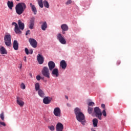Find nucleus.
<instances>
[{
    "label": "nucleus",
    "instance_id": "obj_1",
    "mask_svg": "<svg viewBox=\"0 0 131 131\" xmlns=\"http://www.w3.org/2000/svg\"><path fill=\"white\" fill-rule=\"evenodd\" d=\"M74 113L76 116L77 120H78L79 122H81L82 125H85V117H84L83 113H81L80 109L78 107L75 108L74 110Z\"/></svg>",
    "mask_w": 131,
    "mask_h": 131
},
{
    "label": "nucleus",
    "instance_id": "obj_2",
    "mask_svg": "<svg viewBox=\"0 0 131 131\" xmlns=\"http://www.w3.org/2000/svg\"><path fill=\"white\" fill-rule=\"evenodd\" d=\"M18 24H17V23H16L15 22H13L12 24V25H14L15 26L14 31L15 33H16V34H21V33H22L21 30H24V27H25V26L24 25V23H23L20 20H18ZM20 29H21V30Z\"/></svg>",
    "mask_w": 131,
    "mask_h": 131
},
{
    "label": "nucleus",
    "instance_id": "obj_3",
    "mask_svg": "<svg viewBox=\"0 0 131 131\" xmlns=\"http://www.w3.org/2000/svg\"><path fill=\"white\" fill-rule=\"evenodd\" d=\"M26 9V4L24 3H18L15 6V11L17 15H22Z\"/></svg>",
    "mask_w": 131,
    "mask_h": 131
},
{
    "label": "nucleus",
    "instance_id": "obj_4",
    "mask_svg": "<svg viewBox=\"0 0 131 131\" xmlns=\"http://www.w3.org/2000/svg\"><path fill=\"white\" fill-rule=\"evenodd\" d=\"M43 76H45L47 78H50V70L48 67H44L41 71Z\"/></svg>",
    "mask_w": 131,
    "mask_h": 131
},
{
    "label": "nucleus",
    "instance_id": "obj_5",
    "mask_svg": "<svg viewBox=\"0 0 131 131\" xmlns=\"http://www.w3.org/2000/svg\"><path fill=\"white\" fill-rule=\"evenodd\" d=\"M94 113H95L96 117H98L100 120H102V112L99 107L94 108Z\"/></svg>",
    "mask_w": 131,
    "mask_h": 131
},
{
    "label": "nucleus",
    "instance_id": "obj_6",
    "mask_svg": "<svg viewBox=\"0 0 131 131\" xmlns=\"http://www.w3.org/2000/svg\"><path fill=\"white\" fill-rule=\"evenodd\" d=\"M4 40L7 47H11V35H6L4 37Z\"/></svg>",
    "mask_w": 131,
    "mask_h": 131
},
{
    "label": "nucleus",
    "instance_id": "obj_7",
    "mask_svg": "<svg viewBox=\"0 0 131 131\" xmlns=\"http://www.w3.org/2000/svg\"><path fill=\"white\" fill-rule=\"evenodd\" d=\"M57 38L60 43L62 45H66V40L65 39L64 36H62L61 33H58L57 34Z\"/></svg>",
    "mask_w": 131,
    "mask_h": 131
},
{
    "label": "nucleus",
    "instance_id": "obj_8",
    "mask_svg": "<svg viewBox=\"0 0 131 131\" xmlns=\"http://www.w3.org/2000/svg\"><path fill=\"white\" fill-rule=\"evenodd\" d=\"M29 41L32 48L34 49L37 48V41H36V40L34 38H30Z\"/></svg>",
    "mask_w": 131,
    "mask_h": 131
},
{
    "label": "nucleus",
    "instance_id": "obj_9",
    "mask_svg": "<svg viewBox=\"0 0 131 131\" xmlns=\"http://www.w3.org/2000/svg\"><path fill=\"white\" fill-rule=\"evenodd\" d=\"M53 113L55 116L60 117V116H61V110H60L59 107H56L54 108Z\"/></svg>",
    "mask_w": 131,
    "mask_h": 131
},
{
    "label": "nucleus",
    "instance_id": "obj_10",
    "mask_svg": "<svg viewBox=\"0 0 131 131\" xmlns=\"http://www.w3.org/2000/svg\"><path fill=\"white\" fill-rule=\"evenodd\" d=\"M37 60L40 64V65H41V64L43 63V62L45 61V58L43 57L42 55L40 54H38V55L37 56Z\"/></svg>",
    "mask_w": 131,
    "mask_h": 131
},
{
    "label": "nucleus",
    "instance_id": "obj_11",
    "mask_svg": "<svg viewBox=\"0 0 131 131\" xmlns=\"http://www.w3.org/2000/svg\"><path fill=\"white\" fill-rule=\"evenodd\" d=\"M16 103L20 107H23V106H24V101L22 100V98L19 97H16Z\"/></svg>",
    "mask_w": 131,
    "mask_h": 131
},
{
    "label": "nucleus",
    "instance_id": "obj_12",
    "mask_svg": "<svg viewBox=\"0 0 131 131\" xmlns=\"http://www.w3.org/2000/svg\"><path fill=\"white\" fill-rule=\"evenodd\" d=\"M48 67L49 70L52 71L53 69H54L55 67H56V64L54 61H50L48 62Z\"/></svg>",
    "mask_w": 131,
    "mask_h": 131
},
{
    "label": "nucleus",
    "instance_id": "obj_13",
    "mask_svg": "<svg viewBox=\"0 0 131 131\" xmlns=\"http://www.w3.org/2000/svg\"><path fill=\"white\" fill-rule=\"evenodd\" d=\"M56 128V131H63V129H64V126L63 125V124L59 122L57 124Z\"/></svg>",
    "mask_w": 131,
    "mask_h": 131
},
{
    "label": "nucleus",
    "instance_id": "obj_14",
    "mask_svg": "<svg viewBox=\"0 0 131 131\" xmlns=\"http://www.w3.org/2000/svg\"><path fill=\"white\" fill-rule=\"evenodd\" d=\"M61 28L62 29V34H65V31H68V29H69V28L67 24H62L61 26Z\"/></svg>",
    "mask_w": 131,
    "mask_h": 131
},
{
    "label": "nucleus",
    "instance_id": "obj_15",
    "mask_svg": "<svg viewBox=\"0 0 131 131\" xmlns=\"http://www.w3.org/2000/svg\"><path fill=\"white\" fill-rule=\"evenodd\" d=\"M60 66L61 67L62 69L65 70L66 69V67H67V63L64 60H62L60 62Z\"/></svg>",
    "mask_w": 131,
    "mask_h": 131
},
{
    "label": "nucleus",
    "instance_id": "obj_16",
    "mask_svg": "<svg viewBox=\"0 0 131 131\" xmlns=\"http://www.w3.org/2000/svg\"><path fill=\"white\" fill-rule=\"evenodd\" d=\"M30 6L31 8V10L34 13V15H36L37 14V10L36 9V7H35V5H33L32 3L30 4Z\"/></svg>",
    "mask_w": 131,
    "mask_h": 131
},
{
    "label": "nucleus",
    "instance_id": "obj_17",
    "mask_svg": "<svg viewBox=\"0 0 131 131\" xmlns=\"http://www.w3.org/2000/svg\"><path fill=\"white\" fill-rule=\"evenodd\" d=\"M13 49L15 51H18V49H19V43L16 40L13 41Z\"/></svg>",
    "mask_w": 131,
    "mask_h": 131
},
{
    "label": "nucleus",
    "instance_id": "obj_18",
    "mask_svg": "<svg viewBox=\"0 0 131 131\" xmlns=\"http://www.w3.org/2000/svg\"><path fill=\"white\" fill-rule=\"evenodd\" d=\"M50 97H46L43 99V103L44 104H46V105H48L51 103V99H49Z\"/></svg>",
    "mask_w": 131,
    "mask_h": 131
},
{
    "label": "nucleus",
    "instance_id": "obj_19",
    "mask_svg": "<svg viewBox=\"0 0 131 131\" xmlns=\"http://www.w3.org/2000/svg\"><path fill=\"white\" fill-rule=\"evenodd\" d=\"M34 17H32L30 21V29H33V27L34 26Z\"/></svg>",
    "mask_w": 131,
    "mask_h": 131
},
{
    "label": "nucleus",
    "instance_id": "obj_20",
    "mask_svg": "<svg viewBox=\"0 0 131 131\" xmlns=\"http://www.w3.org/2000/svg\"><path fill=\"white\" fill-rule=\"evenodd\" d=\"M52 74L53 75H55L56 77H58V76H59V70L58 69H53L52 70Z\"/></svg>",
    "mask_w": 131,
    "mask_h": 131
},
{
    "label": "nucleus",
    "instance_id": "obj_21",
    "mask_svg": "<svg viewBox=\"0 0 131 131\" xmlns=\"http://www.w3.org/2000/svg\"><path fill=\"white\" fill-rule=\"evenodd\" d=\"M41 28L43 31H46V29L48 28V24L46 21H43L41 26Z\"/></svg>",
    "mask_w": 131,
    "mask_h": 131
},
{
    "label": "nucleus",
    "instance_id": "obj_22",
    "mask_svg": "<svg viewBox=\"0 0 131 131\" xmlns=\"http://www.w3.org/2000/svg\"><path fill=\"white\" fill-rule=\"evenodd\" d=\"M7 6L10 10H12L13 7H14V3H13V2L8 1Z\"/></svg>",
    "mask_w": 131,
    "mask_h": 131
},
{
    "label": "nucleus",
    "instance_id": "obj_23",
    "mask_svg": "<svg viewBox=\"0 0 131 131\" xmlns=\"http://www.w3.org/2000/svg\"><path fill=\"white\" fill-rule=\"evenodd\" d=\"M0 52L2 54V55H4L5 54H7V50H6V48H5V47L2 46L1 48H0Z\"/></svg>",
    "mask_w": 131,
    "mask_h": 131
},
{
    "label": "nucleus",
    "instance_id": "obj_24",
    "mask_svg": "<svg viewBox=\"0 0 131 131\" xmlns=\"http://www.w3.org/2000/svg\"><path fill=\"white\" fill-rule=\"evenodd\" d=\"M38 94L41 98L45 97V92L41 89L38 90Z\"/></svg>",
    "mask_w": 131,
    "mask_h": 131
},
{
    "label": "nucleus",
    "instance_id": "obj_25",
    "mask_svg": "<svg viewBox=\"0 0 131 131\" xmlns=\"http://www.w3.org/2000/svg\"><path fill=\"white\" fill-rule=\"evenodd\" d=\"M93 123L94 127H97L98 126V119H94L93 120Z\"/></svg>",
    "mask_w": 131,
    "mask_h": 131
},
{
    "label": "nucleus",
    "instance_id": "obj_26",
    "mask_svg": "<svg viewBox=\"0 0 131 131\" xmlns=\"http://www.w3.org/2000/svg\"><path fill=\"white\" fill-rule=\"evenodd\" d=\"M43 5L45 8H47V9H49L50 8V5L49 4V2L47 1H43Z\"/></svg>",
    "mask_w": 131,
    "mask_h": 131
},
{
    "label": "nucleus",
    "instance_id": "obj_27",
    "mask_svg": "<svg viewBox=\"0 0 131 131\" xmlns=\"http://www.w3.org/2000/svg\"><path fill=\"white\" fill-rule=\"evenodd\" d=\"M40 85H39V83H36L35 84V91H39V90H40Z\"/></svg>",
    "mask_w": 131,
    "mask_h": 131
},
{
    "label": "nucleus",
    "instance_id": "obj_28",
    "mask_svg": "<svg viewBox=\"0 0 131 131\" xmlns=\"http://www.w3.org/2000/svg\"><path fill=\"white\" fill-rule=\"evenodd\" d=\"M38 4L40 8H43V4L42 3V0H38Z\"/></svg>",
    "mask_w": 131,
    "mask_h": 131
},
{
    "label": "nucleus",
    "instance_id": "obj_29",
    "mask_svg": "<svg viewBox=\"0 0 131 131\" xmlns=\"http://www.w3.org/2000/svg\"><path fill=\"white\" fill-rule=\"evenodd\" d=\"M0 118L3 121L5 120V115L4 114V112H3L1 114V115H0Z\"/></svg>",
    "mask_w": 131,
    "mask_h": 131
},
{
    "label": "nucleus",
    "instance_id": "obj_30",
    "mask_svg": "<svg viewBox=\"0 0 131 131\" xmlns=\"http://www.w3.org/2000/svg\"><path fill=\"white\" fill-rule=\"evenodd\" d=\"M92 111H93V108L88 106V112L89 114H92Z\"/></svg>",
    "mask_w": 131,
    "mask_h": 131
},
{
    "label": "nucleus",
    "instance_id": "obj_31",
    "mask_svg": "<svg viewBox=\"0 0 131 131\" xmlns=\"http://www.w3.org/2000/svg\"><path fill=\"white\" fill-rule=\"evenodd\" d=\"M48 128H49V129H50L51 131L55 130V127L54 125L49 126Z\"/></svg>",
    "mask_w": 131,
    "mask_h": 131
},
{
    "label": "nucleus",
    "instance_id": "obj_32",
    "mask_svg": "<svg viewBox=\"0 0 131 131\" xmlns=\"http://www.w3.org/2000/svg\"><path fill=\"white\" fill-rule=\"evenodd\" d=\"M20 88L22 90H25L26 87L25 86V84H24V83H22L21 84Z\"/></svg>",
    "mask_w": 131,
    "mask_h": 131
},
{
    "label": "nucleus",
    "instance_id": "obj_33",
    "mask_svg": "<svg viewBox=\"0 0 131 131\" xmlns=\"http://www.w3.org/2000/svg\"><path fill=\"white\" fill-rule=\"evenodd\" d=\"M102 114L104 116V117H106L107 116V113H106V111L105 110L102 111Z\"/></svg>",
    "mask_w": 131,
    "mask_h": 131
},
{
    "label": "nucleus",
    "instance_id": "obj_34",
    "mask_svg": "<svg viewBox=\"0 0 131 131\" xmlns=\"http://www.w3.org/2000/svg\"><path fill=\"white\" fill-rule=\"evenodd\" d=\"M25 52L26 55H29V50H28V49L27 48H26L25 49Z\"/></svg>",
    "mask_w": 131,
    "mask_h": 131
},
{
    "label": "nucleus",
    "instance_id": "obj_35",
    "mask_svg": "<svg viewBox=\"0 0 131 131\" xmlns=\"http://www.w3.org/2000/svg\"><path fill=\"white\" fill-rule=\"evenodd\" d=\"M94 105H95V103H94L93 102H90L88 103V106H91L92 107H93Z\"/></svg>",
    "mask_w": 131,
    "mask_h": 131
},
{
    "label": "nucleus",
    "instance_id": "obj_36",
    "mask_svg": "<svg viewBox=\"0 0 131 131\" xmlns=\"http://www.w3.org/2000/svg\"><path fill=\"white\" fill-rule=\"evenodd\" d=\"M72 3V0H68L66 2V5H70Z\"/></svg>",
    "mask_w": 131,
    "mask_h": 131
},
{
    "label": "nucleus",
    "instance_id": "obj_37",
    "mask_svg": "<svg viewBox=\"0 0 131 131\" xmlns=\"http://www.w3.org/2000/svg\"><path fill=\"white\" fill-rule=\"evenodd\" d=\"M29 54H30V55H32V54H33V50L30 49L29 50Z\"/></svg>",
    "mask_w": 131,
    "mask_h": 131
},
{
    "label": "nucleus",
    "instance_id": "obj_38",
    "mask_svg": "<svg viewBox=\"0 0 131 131\" xmlns=\"http://www.w3.org/2000/svg\"><path fill=\"white\" fill-rule=\"evenodd\" d=\"M40 78H41V77H40V76H39V75H37V76H36V79L37 80H38V81L40 80Z\"/></svg>",
    "mask_w": 131,
    "mask_h": 131
},
{
    "label": "nucleus",
    "instance_id": "obj_39",
    "mask_svg": "<svg viewBox=\"0 0 131 131\" xmlns=\"http://www.w3.org/2000/svg\"><path fill=\"white\" fill-rule=\"evenodd\" d=\"M0 124L3 126H6V123L4 122H0Z\"/></svg>",
    "mask_w": 131,
    "mask_h": 131
},
{
    "label": "nucleus",
    "instance_id": "obj_40",
    "mask_svg": "<svg viewBox=\"0 0 131 131\" xmlns=\"http://www.w3.org/2000/svg\"><path fill=\"white\" fill-rule=\"evenodd\" d=\"M28 34H30V30H27L26 33V35H28Z\"/></svg>",
    "mask_w": 131,
    "mask_h": 131
},
{
    "label": "nucleus",
    "instance_id": "obj_41",
    "mask_svg": "<svg viewBox=\"0 0 131 131\" xmlns=\"http://www.w3.org/2000/svg\"><path fill=\"white\" fill-rule=\"evenodd\" d=\"M101 107L103 108V109H105V104H101Z\"/></svg>",
    "mask_w": 131,
    "mask_h": 131
},
{
    "label": "nucleus",
    "instance_id": "obj_42",
    "mask_svg": "<svg viewBox=\"0 0 131 131\" xmlns=\"http://www.w3.org/2000/svg\"><path fill=\"white\" fill-rule=\"evenodd\" d=\"M24 61H25V62H27V59H26V56L24 57Z\"/></svg>",
    "mask_w": 131,
    "mask_h": 131
},
{
    "label": "nucleus",
    "instance_id": "obj_43",
    "mask_svg": "<svg viewBox=\"0 0 131 131\" xmlns=\"http://www.w3.org/2000/svg\"><path fill=\"white\" fill-rule=\"evenodd\" d=\"M19 68L21 69L22 68V63L19 64Z\"/></svg>",
    "mask_w": 131,
    "mask_h": 131
},
{
    "label": "nucleus",
    "instance_id": "obj_44",
    "mask_svg": "<svg viewBox=\"0 0 131 131\" xmlns=\"http://www.w3.org/2000/svg\"><path fill=\"white\" fill-rule=\"evenodd\" d=\"M117 64H118V65H119V64H120V61H118Z\"/></svg>",
    "mask_w": 131,
    "mask_h": 131
},
{
    "label": "nucleus",
    "instance_id": "obj_45",
    "mask_svg": "<svg viewBox=\"0 0 131 131\" xmlns=\"http://www.w3.org/2000/svg\"><path fill=\"white\" fill-rule=\"evenodd\" d=\"M66 99H67V100H68V96H66Z\"/></svg>",
    "mask_w": 131,
    "mask_h": 131
},
{
    "label": "nucleus",
    "instance_id": "obj_46",
    "mask_svg": "<svg viewBox=\"0 0 131 131\" xmlns=\"http://www.w3.org/2000/svg\"><path fill=\"white\" fill-rule=\"evenodd\" d=\"M17 2H19V1H20V0H16Z\"/></svg>",
    "mask_w": 131,
    "mask_h": 131
},
{
    "label": "nucleus",
    "instance_id": "obj_47",
    "mask_svg": "<svg viewBox=\"0 0 131 131\" xmlns=\"http://www.w3.org/2000/svg\"><path fill=\"white\" fill-rule=\"evenodd\" d=\"M31 76H32V74H30Z\"/></svg>",
    "mask_w": 131,
    "mask_h": 131
},
{
    "label": "nucleus",
    "instance_id": "obj_48",
    "mask_svg": "<svg viewBox=\"0 0 131 131\" xmlns=\"http://www.w3.org/2000/svg\"><path fill=\"white\" fill-rule=\"evenodd\" d=\"M0 127H1V125H0Z\"/></svg>",
    "mask_w": 131,
    "mask_h": 131
}]
</instances>
